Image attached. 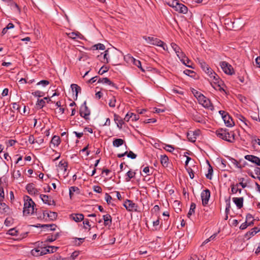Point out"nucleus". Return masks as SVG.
Listing matches in <instances>:
<instances>
[{
	"mask_svg": "<svg viewBox=\"0 0 260 260\" xmlns=\"http://www.w3.org/2000/svg\"><path fill=\"white\" fill-rule=\"evenodd\" d=\"M24 202L23 214L25 215L32 214L34 213L35 203L28 196L24 197Z\"/></svg>",
	"mask_w": 260,
	"mask_h": 260,
	"instance_id": "1",
	"label": "nucleus"
},
{
	"mask_svg": "<svg viewBox=\"0 0 260 260\" xmlns=\"http://www.w3.org/2000/svg\"><path fill=\"white\" fill-rule=\"evenodd\" d=\"M209 80L210 82L211 86L216 90L219 91H224L221 85L223 84V82L220 79L219 77L215 73L211 76Z\"/></svg>",
	"mask_w": 260,
	"mask_h": 260,
	"instance_id": "2",
	"label": "nucleus"
},
{
	"mask_svg": "<svg viewBox=\"0 0 260 260\" xmlns=\"http://www.w3.org/2000/svg\"><path fill=\"white\" fill-rule=\"evenodd\" d=\"M143 38L149 44L156 45L163 48L164 50H166L167 46L161 40L152 37L143 36Z\"/></svg>",
	"mask_w": 260,
	"mask_h": 260,
	"instance_id": "3",
	"label": "nucleus"
},
{
	"mask_svg": "<svg viewBox=\"0 0 260 260\" xmlns=\"http://www.w3.org/2000/svg\"><path fill=\"white\" fill-rule=\"evenodd\" d=\"M196 98L200 104L203 105V107L206 108L212 109L213 106L210 102V101L205 97L202 94H199V95H196Z\"/></svg>",
	"mask_w": 260,
	"mask_h": 260,
	"instance_id": "4",
	"label": "nucleus"
},
{
	"mask_svg": "<svg viewBox=\"0 0 260 260\" xmlns=\"http://www.w3.org/2000/svg\"><path fill=\"white\" fill-rule=\"evenodd\" d=\"M219 65L223 72L229 75H232L235 74L233 67L226 61H221Z\"/></svg>",
	"mask_w": 260,
	"mask_h": 260,
	"instance_id": "5",
	"label": "nucleus"
},
{
	"mask_svg": "<svg viewBox=\"0 0 260 260\" xmlns=\"http://www.w3.org/2000/svg\"><path fill=\"white\" fill-rule=\"evenodd\" d=\"M90 114V110L86 106V102H85L84 104L81 106L80 114L81 116L83 117L85 119H89V116Z\"/></svg>",
	"mask_w": 260,
	"mask_h": 260,
	"instance_id": "6",
	"label": "nucleus"
},
{
	"mask_svg": "<svg viewBox=\"0 0 260 260\" xmlns=\"http://www.w3.org/2000/svg\"><path fill=\"white\" fill-rule=\"evenodd\" d=\"M210 197V192L208 189L203 190L201 193V198L202 200V204L206 206L208 204L209 198Z\"/></svg>",
	"mask_w": 260,
	"mask_h": 260,
	"instance_id": "7",
	"label": "nucleus"
},
{
	"mask_svg": "<svg viewBox=\"0 0 260 260\" xmlns=\"http://www.w3.org/2000/svg\"><path fill=\"white\" fill-rule=\"evenodd\" d=\"M123 206L129 211H137V205L131 200H126Z\"/></svg>",
	"mask_w": 260,
	"mask_h": 260,
	"instance_id": "8",
	"label": "nucleus"
},
{
	"mask_svg": "<svg viewBox=\"0 0 260 260\" xmlns=\"http://www.w3.org/2000/svg\"><path fill=\"white\" fill-rule=\"evenodd\" d=\"M174 10L180 13L186 14L188 11V9L184 5L177 3V5L175 7Z\"/></svg>",
	"mask_w": 260,
	"mask_h": 260,
	"instance_id": "9",
	"label": "nucleus"
},
{
	"mask_svg": "<svg viewBox=\"0 0 260 260\" xmlns=\"http://www.w3.org/2000/svg\"><path fill=\"white\" fill-rule=\"evenodd\" d=\"M40 198L44 203L48 204V205H55L54 201L52 199L51 197L45 194H41Z\"/></svg>",
	"mask_w": 260,
	"mask_h": 260,
	"instance_id": "10",
	"label": "nucleus"
},
{
	"mask_svg": "<svg viewBox=\"0 0 260 260\" xmlns=\"http://www.w3.org/2000/svg\"><path fill=\"white\" fill-rule=\"evenodd\" d=\"M245 158L258 166H260V158L257 156L252 155H247L245 156Z\"/></svg>",
	"mask_w": 260,
	"mask_h": 260,
	"instance_id": "11",
	"label": "nucleus"
},
{
	"mask_svg": "<svg viewBox=\"0 0 260 260\" xmlns=\"http://www.w3.org/2000/svg\"><path fill=\"white\" fill-rule=\"evenodd\" d=\"M26 189L30 194L36 195L39 193V190L35 188L34 184L32 183L28 184L26 187Z\"/></svg>",
	"mask_w": 260,
	"mask_h": 260,
	"instance_id": "12",
	"label": "nucleus"
},
{
	"mask_svg": "<svg viewBox=\"0 0 260 260\" xmlns=\"http://www.w3.org/2000/svg\"><path fill=\"white\" fill-rule=\"evenodd\" d=\"M223 120L226 126L232 127L234 125L233 119L228 114L223 116Z\"/></svg>",
	"mask_w": 260,
	"mask_h": 260,
	"instance_id": "13",
	"label": "nucleus"
},
{
	"mask_svg": "<svg viewBox=\"0 0 260 260\" xmlns=\"http://www.w3.org/2000/svg\"><path fill=\"white\" fill-rule=\"evenodd\" d=\"M128 60L132 62L135 66L139 68L142 72H145V70L142 68L141 62L139 60H137L133 56H128Z\"/></svg>",
	"mask_w": 260,
	"mask_h": 260,
	"instance_id": "14",
	"label": "nucleus"
},
{
	"mask_svg": "<svg viewBox=\"0 0 260 260\" xmlns=\"http://www.w3.org/2000/svg\"><path fill=\"white\" fill-rule=\"evenodd\" d=\"M71 87L72 88V90L73 94L75 93V96H74V99L76 100L78 97V93L79 91H81V88L78 85L76 84H72L71 85Z\"/></svg>",
	"mask_w": 260,
	"mask_h": 260,
	"instance_id": "15",
	"label": "nucleus"
},
{
	"mask_svg": "<svg viewBox=\"0 0 260 260\" xmlns=\"http://www.w3.org/2000/svg\"><path fill=\"white\" fill-rule=\"evenodd\" d=\"M216 135L218 137L225 141L227 138L226 136V130L223 129H219L216 131Z\"/></svg>",
	"mask_w": 260,
	"mask_h": 260,
	"instance_id": "16",
	"label": "nucleus"
},
{
	"mask_svg": "<svg viewBox=\"0 0 260 260\" xmlns=\"http://www.w3.org/2000/svg\"><path fill=\"white\" fill-rule=\"evenodd\" d=\"M70 218L76 222H80L84 219V215L82 214H73L70 215Z\"/></svg>",
	"mask_w": 260,
	"mask_h": 260,
	"instance_id": "17",
	"label": "nucleus"
},
{
	"mask_svg": "<svg viewBox=\"0 0 260 260\" xmlns=\"http://www.w3.org/2000/svg\"><path fill=\"white\" fill-rule=\"evenodd\" d=\"M226 140L225 141L230 142V143H233L235 140V134L233 132H229L226 130Z\"/></svg>",
	"mask_w": 260,
	"mask_h": 260,
	"instance_id": "18",
	"label": "nucleus"
},
{
	"mask_svg": "<svg viewBox=\"0 0 260 260\" xmlns=\"http://www.w3.org/2000/svg\"><path fill=\"white\" fill-rule=\"evenodd\" d=\"M233 201L239 209L243 207V198H233Z\"/></svg>",
	"mask_w": 260,
	"mask_h": 260,
	"instance_id": "19",
	"label": "nucleus"
},
{
	"mask_svg": "<svg viewBox=\"0 0 260 260\" xmlns=\"http://www.w3.org/2000/svg\"><path fill=\"white\" fill-rule=\"evenodd\" d=\"M114 121L117 124V126L119 128H122V126L124 123L123 119L121 118V117L118 115L114 114Z\"/></svg>",
	"mask_w": 260,
	"mask_h": 260,
	"instance_id": "20",
	"label": "nucleus"
},
{
	"mask_svg": "<svg viewBox=\"0 0 260 260\" xmlns=\"http://www.w3.org/2000/svg\"><path fill=\"white\" fill-rule=\"evenodd\" d=\"M251 143L254 149L256 148L257 145H260V140L255 135L250 137Z\"/></svg>",
	"mask_w": 260,
	"mask_h": 260,
	"instance_id": "21",
	"label": "nucleus"
},
{
	"mask_svg": "<svg viewBox=\"0 0 260 260\" xmlns=\"http://www.w3.org/2000/svg\"><path fill=\"white\" fill-rule=\"evenodd\" d=\"M103 219L104 221V224L106 226H111L112 224V218L110 214H106L103 215Z\"/></svg>",
	"mask_w": 260,
	"mask_h": 260,
	"instance_id": "22",
	"label": "nucleus"
},
{
	"mask_svg": "<svg viewBox=\"0 0 260 260\" xmlns=\"http://www.w3.org/2000/svg\"><path fill=\"white\" fill-rule=\"evenodd\" d=\"M10 208L8 206H7L5 203H2L1 202L0 203V212L2 214L3 213H8L9 211Z\"/></svg>",
	"mask_w": 260,
	"mask_h": 260,
	"instance_id": "23",
	"label": "nucleus"
},
{
	"mask_svg": "<svg viewBox=\"0 0 260 260\" xmlns=\"http://www.w3.org/2000/svg\"><path fill=\"white\" fill-rule=\"evenodd\" d=\"M44 215H47L50 220H53L57 218V214L56 212H49L48 211H45L44 212Z\"/></svg>",
	"mask_w": 260,
	"mask_h": 260,
	"instance_id": "24",
	"label": "nucleus"
},
{
	"mask_svg": "<svg viewBox=\"0 0 260 260\" xmlns=\"http://www.w3.org/2000/svg\"><path fill=\"white\" fill-rule=\"evenodd\" d=\"M98 83L107 84L112 87H115V84L112 82L108 78H100L98 80Z\"/></svg>",
	"mask_w": 260,
	"mask_h": 260,
	"instance_id": "25",
	"label": "nucleus"
},
{
	"mask_svg": "<svg viewBox=\"0 0 260 260\" xmlns=\"http://www.w3.org/2000/svg\"><path fill=\"white\" fill-rule=\"evenodd\" d=\"M67 35L70 38L73 39V40H75L77 38L81 39V38L82 37V35L80 33H79V32H70V33L67 34Z\"/></svg>",
	"mask_w": 260,
	"mask_h": 260,
	"instance_id": "26",
	"label": "nucleus"
},
{
	"mask_svg": "<svg viewBox=\"0 0 260 260\" xmlns=\"http://www.w3.org/2000/svg\"><path fill=\"white\" fill-rule=\"evenodd\" d=\"M58 168L60 170L66 172L68 167V163L66 161L61 160L58 164Z\"/></svg>",
	"mask_w": 260,
	"mask_h": 260,
	"instance_id": "27",
	"label": "nucleus"
},
{
	"mask_svg": "<svg viewBox=\"0 0 260 260\" xmlns=\"http://www.w3.org/2000/svg\"><path fill=\"white\" fill-rule=\"evenodd\" d=\"M74 192L76 193L77 194H79L80 193L79 189L78 188V187H77L76 186L71 187L69 189V194H70L71 198L73 196Z\"/></svg>",
	"mask_w": 260,
	"mask_h": 260,
	"instance_id": "28",
	"label": "nucleus"
},
{
	"mask_svg": "<svg viewBox=\"0 0 260 260\" xmlns=\"http://www.w3.org/2000/svg\"><path fill=\"white\" fill-rule=\"evenodd\" d=\"M196 134L193 132H190L187 133V137L189 141L194 142L196 140Z\"/></svg>",
	"mask_w": 260,
	"mask_h": 260,
	"instance_id": "29",
	"label": "nucleus"
},
{
	"mask_svg": "<svg viewBox=\"0 0 260 260\" xmlns=\"http://www.w3.org/2000/svg\"><path fill=\"white\" fill-rule=\"evenodd\" d=\"M169 158L166 155H161L160 162L162 165L164 167H167L168 165Z\"/></svg>",
	"mask_w": 260,
	"mask_h": 260,
	"instance_id": "30",
	"label": "nucleus"
},
{
	"mask_svg": "<svg viewBox=\"0 0 260 260\" xmlns=\"http://www.w3.org/2000/svg\"><path fill=\"white\" fill-rule=\"evenodd\" d=\"M41 227L46 229L47 231H55L56 229V225L54 224H43L41 225Z\"/></svg>",
	"mask_w": 260,
	"mask_h": 260,
	"instance_id": "31",
	"label": "nucleus"
},
{
	"mask_svg": "<svg viewBox=\"0 0 260 260\" xmlns=\"http://www.w3.org/2000/svg\"><path fill=\"white\" fill-rule=\"evenodd\" d=\"M60 138L57 136H54L52 138L51 143L54 146H57L60 144Z\"/></svg>",
	"mask_w": 260,
	"mask_h": 260,
	"instance_id": "32",
	"label": "nucleus"
},
{
	"mask_svg": "<svg viewBox=\"0 0 260 260\" xmlns=\"http://www.w3.org/2000/svg\"><path fill=\"white\" fill-rule=\"evenodd\" d=\"M124 143V140L121 139H116L113 141V145L118 147Z\"/></svg>",
	"mask_w": 260,
	"mask_h": 260,
	"instance_id": "33",
	"label": "nucleus"
},
{
	"mask_svg": "<svg viewBox=\"0 0 260 260\" xmlns=\"http://www.w3.org/2000/svg\"><path fill=\"white\" fill-rule=\"evenodd\" d=\"M165 3L174 9L175 7L177 5L178 1L177 0H165Z\"/></svg>",
	"mask_w": 260,
	"mask_h": 260,
	"instance_id": "34",
	"label": "nucleus"
},
{
	"mask_svg": "<svg viewBox=\"0 0 260 260\" xmlns=\"http://www.w3.org/2000/svg\"><path fill=\"white\" fill-rule=\"evenodd\" d=\"M196 205L194 203H192L190 205L189 211L187 214V217L190 218V216L194 214Z\"/></svg>",
	"mask_w": 260,
	"mask_h": 260,
	"instance_id": "35",
	"label": "nucleus"
},
{
	"mask_svg": "<svg viewBox=\"0 0 260 260\" xmlns=\"http://www.w3.org/2000/svg\"><path fill=\"white\" fill-rule=\"evenodd\" d=\"M250 174H253L255 176V179H257L260 181V168H256L254 171L251 172Z\"/></svg>",
	"mask_w": 260,
	"mask_h": 260,
	"instance_id": "36",
	"label": "nucleus"
},
{
	"mask_svg": "<svg viewBox=\"0 0 260 260\" xmlns=\"http://www.w3.org/2000/svg\"><path fill=\"white\" fill-rule=\"evenodd\" d=\"M93 50H104L105 49V46L104 44L101 43H99L97 44H95L92 46Z\"/></svg>",
	"mask_w": 260,
	"mask_h": 260,
	"instance_id": "37",
	"label": "nucleus"
},
{
	"mask_svg": "<svg viewBox=\"0 0 260 260\" xmlns=\"http://www.w3.org/2000/svg\"><path fill=\"white\" fill-rule=\"evenodd\" d=\"M135 175V173L134 172H132L131 171H129L126 173L127 177L125 178V180L127 182H128L130 181V180L134 178Z\"/></svg>",
	"mask_w": 260,
	"mask_h": 260,
	"instance_id": "38",
	"label": "nucleus"
},
{
	"mask_svg": "<svg viewBox=\"0 0 260 260\" xmlns=\"http://www.w3.org/2000/svg\"><path fill=\"white\" fill-rule=\"evenodd\" d=\"M199 63L200 64V67L201 68H202V69L205 71L207 68H208V67H209L204 60H200L199 59Z\"/></svg>",
	"mask_w": 260,
	"mask_h": 260,
	"instance_id": "39",
	"label": "nucleus"
},
{
	"mask_svg": "<svg viewBox=\"0 0 260 260\" xmlns=\"http://www.w3.org/2000/svg\"><path fill=\"white\" fill-rule=\"evenodd\" d=\"M163 148L170 152H172L175 149L173 146L166 144H164Z\"/></svg>",
	"mask_w": 260,
	"mask_h": 260,
	"instance_id": "40",
	"label": "nucleus"
},
{
	"mask_svg": "<svg viewBox=\"0 0 260 260\" xmlns=\"http://www.w3.org/2000/svg\"><path fill=\"white\" fill-rule=\"evenodd\" d=\"M31 253L35 256H39L41 255L40 248H35L31 251Z\"/></svg>",
	"mask_w": 260,
	"mask_h": 260,
	"instance_id": "41",
	"label": "nucleus"
},
{
	"mask_svg": "<svg viewBox=\"0 0 260 260\" xmlns=\"http://www.w3.org/2000/svg\"><path fill=\"white\" fill-rule=\"evenodd\" d=\"M171 47L173 49V50L175 52L176 54H178L179 51H181L180 48L175 43H172L171 44Z\"/></svg>",
	"mask_w": 260,
	"mask_h": 260,
	"instance_id": "42",
	"label": "nucleus"
},
{
	"mask_svg": "<svg viewBox=\"0 0 260 260\" xmlns=\"http://www.w3.org/2000/svg\"><path fill=\"white\" fill-rule=\"evenodd\" d=\"M260 231L257 228H254L251 229V230L247 233L246 235L247 236H254L257 233H258Z\"/></svg>",
	"mask_w": 260,
	"mask_h": 260,
	"instance_id": "43",
	"label": "nucleus"
},
{
	"mask_svg": "<svg viewBox=\"0 0 260 260\" xmlns=\"http://www.w3.org/2000/svg\"><path fill=\"white\" fill-rule=\"evenodd\" d=\"M209 165V168L208 170V174L206 175V177L209 179H212V176L213 173V169L211 165L208 163Z\"/></svg>",
	"mask_w": 260,
	"mask_h": 260,
	"instance_id": "44",
	"label": "nucleus"
},
{
	"mask_svg": "<svg viewBox=\"0 0 260 260\" xmlns=\"http://www.w3.org/2000/svg\"><path fill=\"white\" fill-rule=\"evenodd\" d=\"M178 57L180 59L182 63H184V58H186L185 54L181 51H179L178 54H176Z\"/></svg>",
	"mask_w": 260,
	"mask_h": 260,
	"instance_id": "45",
	"label": "nucleus"
},
{
	"mask_svg": "<svg viewBox=\"0 0 260 260\" xmlns=\"http://www.w3.org/2000/svg\"><path fill=\"white\" fill-rule=\"evenodd\" d=\"M231 191L233 193H236L237 192L241 193L242 190L238 188V184H237L236 185L232 186Z\"/></svg>",
	"mask_w": 260,
	"mask_h": 260,
	"instance_id": "46",
	"label": "nucleus"
},
{
	"mask_svg": "<svg viewBox=\"0 0 260 260\" xmlns=\"http://www.w3.org/2000/svg\"><path fill=\"white\" fill-rule=\"evenodd\" d=\"M10 5L11 6V7H12L13 8V9L15 11H17V12L19 14L20 13V9L19 8L18 5L16 3H15V2H13L12 1H11V2L10 3Z\"/></svg>",
	"mask_w": 260,
	"mask_h": 260,
	"instance_id": "47",
	"label": "nucleus"
},
{
	"mask_svg": "<svg viewBox=\"0 0 260 260\" xmlns=\"http://www.w3.org/2000/svg\"><path fill=\"white\" fill-rule=\"evenodd\" d=\"M111 55L109 54V51L108 50H107L105 51L104 54V58L106 60V63L109 62V59L111 57Z\"/></svg>",
	"mask_w": 260,
	"mask_h": 260,
	"instance_id": "48",
	"label": "nucleus"
},
{
	"mask_svg": "<svg viewBox=\"0 0 260 260\" xmlns=\"http://www.w3.org/2000/svg\"><path fill=\"white\" fill-rule=\"evenodd\" d=\"M204 72L208 76L209 78L215 73L210 67H208Z\"/></svg>",
	"mask_w": 260,
	"mask_h": 260,
	"instance_id": "49",
	"label": "nucleus"
},
{
	"mask_svg": "<svg viewBox=\"0 0 260 260\" xmlns=\"http://www.w3.org/2000/svg\"><path fill=\"white\" fill-rule=\"evenodd\" d=\"M45 101H44V100H38L37 101V106L39 108L41 109L45 106Z\"/></svg>",
	"mask_w": 260,
	"mask_h": 260,
	"instance_id": "50",
	"label": "nucleus"
},
{
	"mask_svg": "<svg viewBox=\"0 0 260 260\" xmlns=\"http://www.w3.org/2000/svg\"><path fill=\"white\" fill-rule=\"evenodd\" d=\"M239 119L241 121L242 123L244 124L246 126L248 125V121L247 120V119L243 116L240 115L238 117Z\"/></svg>",
	"mask_w": 260,
	"mask_h": 260,
	"instance_id": "51",
	"label": "nucleus"
},
{
	"mask_svg": "<svg viewBox=\"0 0 260 260\" xmlns=\"http://www.w3.org/2000/svg\"><path fill=\"white\" fill-rule=\"evenodd\" d=\"M251 117L254 120L257 121L259 119V114L255 113L254 112H251L250 113Z\"/></svg>",
	"mask_w": 260,
	"mask_h": 260,
	"instance_id": "52",
	"label": "nucleus"
},
{
	"mask_svg": "<svg viewBox=\"0 0 260 260\" xmlns=\"http://www.w3.org/2000/svg\"><path fill=\"white\" fill-rule=\"evenodd\" d=\"M116 102V100L115 98L113 96L112 98L109 101V106L111 107H115Z\"/></svg>",
	"mask_w": 260,
	"mask_h": 260,
	"instance_id": "53",
	"label": "nucleus"
},
{
	"mask_svg": "<svg viewBox=\"0 0 260 260\" xmlns=\"http://www.w3.org/2000/svg\"><path fill=\"white\" fill-rule=\"evenodd\" d=\"M193 119L197 122L202 123L203 122V119L202 117L201 116H199L198 115H193Z\"/></svg>",
	"mask_w": 260,
	"mask_h": 260,
	"instance_id": "54",
	"label": "nucleus"
},
{
	"mask_svg": "<svg viewBox=\"0 0 260 260\" xmlns=\"http://www.w3.org/2000/svg\"><path fill=\"white\" fill-rule=\"evenodd\" d=\"M41 254V255L46 254L47 253H49V250L47 249L46 247L40 248Z\"/></svg>",
	"mask_w": 260,
	"mask_h": 260,
	"instance_id": "55",
	"label": "nucleus"
},
{
	"mask_svg": "<svg viewBox=\"0 0 260 260\" xmlns=\"http://www.w3.org/2000/svg\"><path fill=\"white\" fill-rule=\"evenodd\" d=\"M47 249L49 250V253H53L54 252L56 251L57 249L58 248L57 247L50 246L46 247Z\"/></svg>",
	"mask_w": 260,
	"mask_h": 260,
	"instance_id": "56",
	"label": "nucleus"
},
{
	"mask_svg": "<svg viewBox=\"0 0 260 260\" xmlns=\"http://www.w3.org/2000/svg\"><path fill=\"white\" fill-rule=\"evenodd\" d=\"M49 83V82L48 81L44 80H41L40 82H39L37 83V85H41L43 86H45L48 85Z\"/></svg>",
	"mask_w": 260,
	"mask_h": 260,
	"instance_id": "57",
	"label": "nucleus"
},
{
	"mask_svg": "<svg viewBox=\"0 0 260 260\" xmlns=\"http://www.w3.org/2000/svg\"><path fill=\"white\" fill-rule=\"evenodd\" d=\"M260 56H258L255 59V64H253L254 67L259 68H260Z\"/></svg>",
	"mask_w": 260,
	"mask_h": 260,
	"instance_id": "58",
	"label": "nucleus"
},
{
	"mask_svg": "<svg viewBox=\"0 0 260 260\" xmlns=\"http://www.w3.org/2000/svg\"><path fill=\"white\" fill-rule=\"evenodd\" d=\"M190 62L191 61L187 57H186V58H184V63H183L189 68H192L191 65L190 64Z\"/></svg>",
	"mask_w": 260,
	"mask_h": 260,
	"instance_id": "59",
	"label": "nucleus"
},
{
	"mask_svg": "<svg viewBox=\"0 0 260 260\" xmlns=\"http://www.w3.org/2000/svg\"><path fill=\"white\" fill-rule=\"evenodd\" d=\"M4 199V191L3 187L0 188V202H3Z\"/></svg>",
	"mask_w": 260,
	"mask_h": 260,
	"instance_id": "60",
	"label": "nucleus"
},
{
	"mask_svg": "<svg viewBox=\"0 0 260 260\" xmlns=\"http://www.w3.org/2000/svg\"><path fill=\"white\" fill-rule=\"evenodd\" d=\"M130 117H131V118L133 121H136L139 118V116L138 115L134 114L133 113H131Z\"/></svg>",
	"mask_w": 260,
	"mask_h": 260,
	"instance_id": "61",
	"label": "nucleus"
},
{
	"mask_svg": "<svg viewBox=\"0 0 260 260\" xmlns=\"http://www.w3.org/2000/svg\"><path fill=\"white\" fill-rule=\"evenodd\" d=\"M32 94L37 97H41L43 96L42 95V92L37 90L32 93Z\"/></svg>",
	"mask_w": 260,
	"mask_h": 260,
	"instance_id": "62",
	"label": "nucleus"
},
{
	"mask_svg": "<svg viewBox=\"0 0 260 260\" xmlns=\"http://www.w3.org/2000/svg\"><path fill=\"white\" fill-rule=\"evenodd\" d=\"M108 70L106 67H102L99 71V74L100 75H103Z\"/></svg>",
	"mask_w": 260,
	"mask_h": 260,
	"instance_id": "63",
	"label": "nucleus"
},
{
	"mask_svg": "<svg viewBox=\"0 0 260 260\" xmlns=\"http://www.w3.org/2000/svg\"><path fill=\"white\" fill-rule=\"evenodd\" d=\"M49 260H66L64 258H61L59 256H53L52 257H50Z\"/></svg>",
	"mask_w": 260,
	"mask_h": 260,
	"instance_id": "64",
	"label": "nucleus"
}]
</instances>
